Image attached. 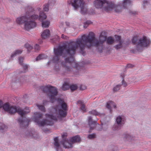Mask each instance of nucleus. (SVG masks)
Here are the masks:
<instances>
[{"mask_svg": "<svg viewBox=\"0 0 151 151\" xmlns=\"http://www.w3.org/2000/svg\"><path fill=\"white\" fill-rule=\"evenodd\" d=\"M23 68L24 70L23 71H22L21 72H20V73H24L26 71V69H27L28 68L27 65L25 64H23Z\"/></svg>", "mask_w": 151, "mask_h": 151, "instance_id": "34", "label": "nucleus"}, {"mask_svg": "<svg viewBox=\"0 0 151 151\" xmlns=\"http://www.w3.org/2000/svg\"><path fill=\"white\" fill-rule=\"evenodd\" d=\"M32 9L31 8H27V9L26 15L25 16H23L22 17H19L16 19V22L18 24H22L25 23V20L28 14L29 13V11H32Z\"/></svg>", "mask_w": 151, "mask_h": 151, "instance_id": "11", "label": "nucleus"}, {"mask_svg": "<svg viewBox=\"0 0 151 151\" xmlns=\"http://www.w3.org/2000/svg\"><path fill=\"white\" fill-rule=\"evenodd\" d=\"M67 135L66 133H63L62 135V136L63 138H64V137L67 136Z\"/></svg>", "mask_w": 151, "mask_h": 151, "instance_id": "47", "label": "nucleus"}, {"mask_svg": "<svg viewBox=\"0 0 151 151\" xmlns=\"http://www.w3.org/2000/svg\"><path fill=\"white\" fill-rule=\"evenodd\" d=\"M102 33L99 37V40L98 41L95 38L94 34L90 32L88 35H83L81 38L77 39L76 41H70L66 45L60 46L57 49H54L55 56L52 60L55 63H57L59 60L60 57L62 56L66 57L65 62L62 63L63 68L61 70L59 65L56 64L55 69L58 72L60 71L63 73H68L74 71L77 72V70L78 68V64L73 62V55L76 50L79 49L81 51L83 50L86 46L88 47L92 46L98 47L99 50L101 51L102 45L106 40V37Z\"/></svg>", "mask_w": 151, "mask_h": 151, "instance_id": "1", "label": "nucleus"}, {"mask_svg": "<svg viewBox=\"0 0 151 151\" xmlns=\"http://www.w3.org/2000/svg\"><path fill=\"white\" fill-rule=\"evenodd\" d=\"M106 107L110 111H111V109L112 107L115 108L116 107L115 104L113 101H110L108 102L106 105Z\"/></svg>", "mask_w": 151, "mask_h": 151, "instance_id": "16", "label": "nucleus"}, {"mask_svg": "<svg viewBox=\"0 0 151 151\" xmlns=\"http://www.w3.org/2000/svg\"><path fill=\"white\" fill-rule=\"evenodd\" d=\"M22 51L20 50H17L13 52L11 54V58H13L17 55L21 54Z\"/></svg>", "mask_w": 151, "mask_h": 151, "instance_id": "18", "label": "nucleus"}, {"mask_svg": "<svg viewBox=\"0 0 151 151\" xmlns=\"http://www.w3.org/2000/svg\"><path fill=\"white\" fill-rule=\"evenodd\" d=\"M37 134L36 132L34 131H32L29 132V133L28 136L31 137H33L34 138H37Z\"/></svg>", "mask_w": 151, "mask_h": 151, "instance_id": "26", "label": "nucleus"}, {"mask_svg": "<svg viewBox=\"0 0 151 151\" xmlns=\"http://www.w3.org/2000/svg\"><path fill=\"white\" fill-rule=\"evenodd\" d=\"M70 1L69 4H71L75 9L80 8L85 4L83 0H71Z\"/></svg>", "mask_w": 151, "mask_h": 151, "instance_id": "10", "label": "nucleus"}, {"mask_svg": "<svg viewBox=\"0 0 151 151\" xmlns=\"http://www.w3.org/2000/svg\"><path fill=\"white\" fill-rule=\"evenodd\" d=\"M107 43L109 45H111L114 42V40L112 37H109L107 38L106 40Z\"/></svg>", "mask_w": 151, "mask_h": 151, "instance_id": "19", "label": "nucleus"}, {"mask_svg": "<svg viewBox=\"0 0 151 151\" xmlns=\"http://www.w3.org/2000/svg\"><path fill=\"white\" fill-rule=\"evenodd\" d=\"M24 59V58L23 57H20L19 58V64L21 65H23L24 64L23 63V60Z\"/></svg>", "mask_w": 151, "mask_h": 151, "instance_id": "35", "label": "nucleus"}, {"mask_svg": "<svg viewBox=\"0 0 151 151\" xmlns=\"http://www.w3.org/2000/svg\"><path fill=\"white\" fill-rule=\"evenodd\" d=\"M11 106H10L8 104H5L3 106V108L4 110L8 112Z\"/></svg>", "mask_w": 151, "mask_h": 151, "instance_id": "25", "label": "nucleus"}, {"mask_svg": "<svg viewBox=\"0 0 151 151\" xmlns=\"http://www.w3.org/2000/svg\"><path fill=\"white\" fill-rule=\"evenodd\" d=\"M25 47L29 50H31L32 48V47L28 44H26L25 45Z\"/></svg>", "mask_w": 151, "mask_h": 151, "instance_id": "32", "label": "nucleus"}, {"mask_svg": "<svg viewBox=\"0 0 151 151\" xmlns=\"http://www.w3.org/2000/svg\"><path fill=\"white\" fill-rule=\"evenodd\" d=\"M52 1V0H50L49 1V5H48V6H49V7H50V8H51V7H50L51 5H52V4H51V1Z\"/></svg>", "mask_w": 151, "mask_h": 151, "instance_id": "44", "label": "nucleus"}, {"mask_svg": "<svg viewBox=\"0 0 151 151\" xmlns=\"http://www.w3.org/2000/svg\"><path fill=\"white\" fill-rule=\"evenodd\" d=\"M131 3V1L130 0H125L123 5L124 7L126 8L128 5H129Z\"/></svg>", "mask_w": 151, "mask_h": 151, "instance_id": "24", "label": "nucleus"}, {"mask_svg": "<svg viewBox=\"0 0 151 151\" xmlns=\"http://www.w3.org/2000/svg\"><path fill=\"white\" fill-rule=\"evenodd\" d=\"M56 101L58 103V105L55 108H52L50 114H46V119H42V114L41 113L37 112L34 113L35 116L33 117L34 120L39 126H42L46 125H51L52 120H56L58 118L65 115V112L62 110L61 108L65 110L67 106L66 104L61 99H59Z\"/></svg>", "mask_w": 151, "mask_h": 151, "instance_id": "2", "label": "nucleus"}, {"mask_svg": "<svg viewBox=\"0 0 151 151\" xmlns=\"http://www.w3.org/2000/svg\"><path fill=\"white\" fill-rule=\"evenodd\" d=\"M148 5V3L147 1H144L143 3V5L144 7H146Z\"/></svg>", "mask_w": 151, "mask_h": 151, "instance_id": "37", "label": "nucleus"}, {"mask_svg": "<svg viewBox=\"0 0 151 151\" xmlns=\"http://www.w3.org/2000/svg\"><path fill=\"white\" fill-rule=\"evenodd\" d=\"M3 105V103L2 101L0 100V108Z\"/></svg>", "mask_w": 151, "mask_h": 151, "instance_id": "46", "label": "nucleus"}, {"mask_svg": "<svg viewBox=\"0 0 151 151\" xmlns=\"http://www.w3.org/2000/svg\"><path fill=\"white\" fill-rule=\"evenodd\" d=\"M37 106L38 107L39 109L42 111L43 112L45 111V109L43 105L37 104Z\"/></svg>", "mask_w": 151, "mask_h": 151, "instance_id": "27", "label": "nucleus"}, {"mask_svg": "<svg viewBox=\"0 0 151 151\" xmlns=\"http://www.w3.org/2000/svg\"><path fill=\"white\" fill-rule=\"evenodd\" d=\"M121 86L120 85H118L116 86L114 88V91H117L120 89Z\"/></svg>", "mask_w": 151, "mask_h": 151, "instance_id": "36", "label": "nucleus"}, {"mask_svg": "<svg viewBox=\"0 0 151 151\" xmlns=\"http://www.w3.org/2000/svg\"><path fill=\"white\" fill-rule=\"evenodd\" d=\"M89 113L90 114H92L95 115H98L99 116H101L102 115H104V114H100L96 110H92L91 111H89Z\"/></svg>", "mask_w": 151, "mask_h": 151, "instance_id": "20", "label": "nucleus"}, {"mask_svg": "<svg viewBox=\"0 0 151 151\" xmlns=\"http://www.w3.org/2000/svg\"><path fill=\"white\" fill-rule=\"evenodd\" d=\"M50 34L49 30L46 29L43 32L41 36L43 38L45 39L49 37Z\"/></svg>", "mask_w": 151, "mask_h": 151, "instance_id": "17", "label": "nucleus"}, {"mask_svg": "<svg viewBox=\"0 0 151 151\" xmlns=\"http://www.w3.org/2000/svg\"><path fill=\"white\" fill-rule=\"evenodd\" d=\"M62 144L65 148H70L73 147V143L70 142V139L69 140H67L65 139Z\"/></svg>", "mask_w": 151, "mask_h": 151, "instance_id": "13", "label": "nucleus"}, {"mask_svg": "<svg viewBox=\"0 0 151 151\" xmlns=\"http://www.w3.org/2000/svg\"><path fill=\"white\" fill-rule=\"evenodd\" d=\"M88 124L91 129H93L96 126V124L95 121L92 120V118L89 116L88 118Z\"/></svg>", "mask_w": 151, "mask_h": 151, "instance_id": "14", "label": "nucleus"}, {"mask_svg": "<svg viewBox=\"0 0 151 151\" xmlns=\"http://www.w3.org/2000/svg\"><path fill=\"white\" fill-rule=\"evenodd\" d=\"M80 141V137L78 136H75L70 139V142L73 144L76 142H78Z\"/></svg>", "mask_w": 151, "mask_h": 151, "instance_id": "15", "label": "nucleus"}, {"mask_svg": "<svg viewBox=\"0 0 151 151\" xmlns=\"http://www.w3.org/2000/svg\"><path fill=\"white\" fill-rule=\"evenodd\" d=\"M53 2H54V1H53ZM53 5H54V2L53 3Z\"/></svg>", "mask_w": 151, "mask_h": 151, "instance_id": "50", "label": "nucleus"}, {"mask_svg": "<svg viewBox=\"0 0 151 151\" xmlns=\"http://www.w3.org/2000/svg\"><path fill=\"white\" fill-rule=\"evenodd\" d=\"M18 121H19V122H20V123H23V121L22 119H19Z\"/></svg>", "mask_w": 151, "mask_h": 151, "instance_id": "48", "label": "nucleus"}, {"mask_svg": "<svg viewBox=\"0 0 151 151\" xmlns=\"http://www.w3.org/2000/svg\"><path fill=\"white\" fill-rule=\"evenodd\" d=\"M8 112L10 114H13L17 112L22 117L24 116L26 114L29 113L30 111L29 108H27L25 110H24L20 107H17L14 106H11Z\"/></svg>", "mask_w": 151, "mask_h": 151, "instance_id": "7", "label": "nucleus"}, {"mask_svg": "<svg viewBox=\"0 0 151 151\" xmlns=\"http://www.w3.org/2000/svg\"><path fill=\"white\" fill-rule=\"evenodd\" d=\"M45 58V56L44 55H40L36 58V60H39Z\"/></svg>", "mask_w": 151, "mask_h": 151, "instance_id": "28", "label": "nucleus"}, {"mask_svg": "<svg viewBox=\"0 0 151 151\" xmlns=\"http://www.w3.org/2000/svg\"><path fill=\"white\" fill-rule=\"evenodd\" d=\"M43 10L45 11H47L49 10V6L48 4L45 5L43 6Z\"/></svg>", "mask_w": 151, "mask_h": 151, "instance_id": "33", "label": "nucleus"}, {"mask_svg": "<svg viewBox=\"0 0 151 151\" xmlns=\"http://www.w3.org/2000/svg\"><path fill=\"white\" fill-rule=\"evenodd\" d=\"M88 24L85 25V24H84V25H83V27L85 28H86L88 27Z\"/></svg>", "mask_w": 151, "mask_h": 151, "instance_id": "49", "label": "nucleus"}, {"mask_svg": "<svg viewBox=\"0 0 151 151\" xmlns=\"http://www.w3.org/2000/svg\"><path fill=\"white\" fill-rule=\"evenodd\" d=\"M47 16L43 12H41L40 13L39 17L38 19L42 22V26L43 27H48L50 24V22L49 21H43V20L46 18Z\"/></svg>", "mask_w": 151, "mask_h": 151, "instance_id": "8", "label": "nucleus"}, {"mask_svg": "<svg viewBox=\"0 0 151 151\" xmlns=\"http://www.w3.org/2000/svg\"><path fill=\"white\" fill-rule=\"evenodd\" d=\"M116 40L115 43H118L114 46V47L116 49H118L121 48L122 46V42L121 37L119 36H117L116 37Z\"/></svg>", "mask_w": 151, "mask_h": 151, "instance_id": "12", "label": "nucleus"}, {"mask_svg": "<svg viewBox=\"0 0 151 151\" xmlns=\"http://www.w3.org/2000/svg\"><path fill=\"white\" fill-rule=\"evenodd\" d=\"M94 6L97 8H100L107 12L114 11L116 12H121L120 4H116L114 3L106 0H96L93 3Z\"/></svg>", "mask_w": 151, "mask_h": 151, "instance_id": "3", "label": "nucleus"}, {"mask_svg": "<svg viewBox=\"0 0 151 151\" xmlns=\"http://www.w3.org/2000/svg\"><path fill=\"white\" fill-rule=\"evenodd\" d=\"M86 88V86H82V85L80 87V89L81 90H84Z\"/></svg>", "mask_w": 151, "mask_h": 151, "instance_id": "39", "label": "nucleus"}, {"mask_svg": "<svg viewBox=\"0 0 151 151\" xmlns=\"http://www.w3.org/2000/svg\"><path fill=\"white\" fill-rule=\"evenodd\" d=\"M96 135L95 134L93 133L88 135V138L89 139H92L96 138Z\"/></svg>", "mask_w": 151, "mask_h": 151, "instance_id": "31", "label": "nucleus"}, {"mask_svg": "<svg viewBox=\"0 0 151 151\" xmlns=\"http://www.w3.org/2000/svg\"><path fill=\"white\" fill-rule=\"evenodd\" d=\"M54 145L57 148L59 147L60 146V144L59 142V140L57 137L54 139Z\"/></svg>", "mask_w": 151, "mask_h": 151, "instance_id": "23", "label": "nucleus"}, {"mask_svg": "<svg viewBox=\"0 0 151 151\" xmlns=\"http://www.w3.org/2000/svg\"><path fill=\"white\" fill-rule=\"evenodd\" d=\"M81 9V13L82 14H84L86 13L87 11L86 7L85 6V4L83 6L81 7L80 8Z\"/></svg>", "mask_w": 151, "mask_h": 151, "instance_id": "22", "label": "nucleus"}, {"mask_svg": "<svg viewBox=\"0 0 151 151\" xmlns=\"http://www.w3.org/2000/svg\"><path fill=\"white\" fill-rule=\"evenodd\" d=\"M61 37L62 38L64 39H67L68 38L66 36L64 35L63 34H62L61 35Z\"/></svg>", "mask_w": 151, "mask_h": 151, "instance_id": "41", "label": "nucleus"}, {"mask_svg": "<svg viewBox=\"0 0 151 151\" xmlns=\"http://www.w3.org/2000/svg\"><path fill=\"white\" fill-rule=\"evenodd\" d=\"M122 84L124 86H127V84L126 82L124 81H122Z\"/></svg>", "mask_w": 151, "mask_h": 151, "instance_id": "42", "label": "nucleus"}, {"mask_svg": "<svg viewBox=\"0 0 151 151\" xmlns=\"http://www.w3.org/2000/svg\"><path fill=\"white\" fill-rule=\"evenodd\" d=\"M23 79V78L22 77L21 78H20L19 79L17 80L15 79L14 78L12 79V81L14 83H17L18 82H23L24 81Z\"/></svg>", "mask_w": 151, "mask_h": 151, "instance_id": "29", "label": "nucleus"}, {"mask_svg": "<svg viewBox=\"0 0 151 151\" xmlns=\"http://www.w3.org/2000/svg\"><path fill=\"white\" fill-rule=\"evenodd\" d=\"M70 87V86L68 83L65 82L62 87V89L63 90H65L68 89Z\"/></svg>", "mask_w": 151, "mask_h": 151, "instance_id": "21", "label": "nucleus"}, {"mask_svg": "<svg viewBox=\"0 0 151 151\" xmlns=\"http://www.w3.org/2000/svg\"><path fill=\"white\" fill-rule=\"evenodd\" d=\"M117 124L115 125L113 127L114 130H119L121 128L122 126L124 123V119L121 116H119L116 118Z\"/></svg>", "mask_w": 151, "mask_h": 151, "instance_id": "9", "label": "nucleus"}, {"mask_svg": "<svg viewBox=\"0 0 151 151\" xmlns=\"http://www.w3.org/2000/svg\"><path fill=\"white\" fill-rule=\"evenodd\" d=\"M91 23V22L90 21H86V22H85L84 23V24H85V25L88 24V25L89 24Z\"/></svg>", "mask_w": 151, "mask_h": 151, "instance_id": "43", "label": "nucleus"}, {"mask_svg": "<svg viewBox=\"0 0 151 151\" xmlns=\"http://www.w3.org/2000/svg\"><path fill=\"white\" fill-rule=\"evenodd\" d=\"M78 102L79 104H81V105H82L83 104H84L82 102V101L80 100L78 101Z\"/></svg>", "mask_w": 151, "mask_h": 151, "instance_id": "45", "label": "nucleus"}, {"mask_svg": "<svg viewBox=\"0 0 151 151\" xmlns=\"http://www.w3.org/2000/svg\"><path fill=\"white\" fill-rule=\"evenodd\" d=\"M132 41L136 45V49L139 52L142 51L143 47L148 46L150 43V40L146 37L138 39L134 37L132 39Z\"/></svg>", "mask_w": 151, "mask_h": 151, "instance_id": "4", "label": "nucleus"}, {"mask_svg": "<svg viewBox=\"0 0 151 151\" xmlns=\"http://www.w3.org/2000/svg\"><path fill=\"white\" fill-rule=\"evenodd\" d=\"M35 49L36 50H38L39 49L40 47L39 45L37 44H36V45L34 47Z\"/></svg>", "mask_w": 151, "mask_h": 151, "instance_id": "40", "label": "nucleus"}, {"mask_svg": "<svg viewBox=\"0 0 151 151\" xmlns=\"http://www.w3.org/2000/svg\"><path fill=\"white\" fill-rule=\"evenodd\" d=\"M81 109L83 111H86V109L84 104H83L82 105H81Z\"/></svg>", "mask_w": 151, "mask_h": 151, "instance_id": "38", "label": "nucleus"}, {"mask_svg": "<svg viewBox=\"0 0 151 151\" xmlns=\"http://www.w3.org/2000/svg\"><path fill=\"white\" fill-rule=\"evenodd\" d=\"M77 88V86L76 85H72L70 86V88L72 91H74Z\"/></svg>", "mask_w": 151, "mask_h": 151, "instance_id": "30", "label": "nucleus"}, {"mask_svg": "<svg viewBox=\"0 0 151 151\" xmlns=\"http://www.w3.org/2000/svg\"><path fill=\"white\" fill-rule=\"evenodd\" d=\"M41 89L45 92L48 94L52 102L56 101L55 96L57 94V90L55 87L49 85L42 87Z\"/></svg>", "mask_w": 151, "mask_h": 151, "instance_id": "6", "label": "nucleus"}, {"mask_svg": "<svg viewBox=\"0 0 151 151\" xmlns=\"http://www.w3.org/2000/svg\"><path fill=\"white\" fill-rule=\"evenodd\" d=\"M26 18L24 24L25 29L27 30H29L35 27L36 23L34 21L37 19L38 16L35 14H32V11H29Z\"/></svg>", "mask_w": 151, "mask_h": 151, "instance_id": "5", "label": "nucleus"}]
</instances>
